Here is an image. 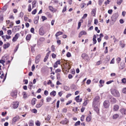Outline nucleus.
Here are the masks:
<instances>
[{
  "label": "nucleus",
  "mask_w": 126,
  "mask_h": 126,
  "mask_svg": "<svg viewBox=\"0 0 126 126\" xmlns=\"http://www.w3.org/2000/svg\"><path fill=\"white\" fill-rule=\"evenodd\" d=\"M100 97L99 96H96L94 99L93 102V105H100L99 103Z\"/></svg>",
  "instance_id": "obj_1"
},
{
  "label": "nucleus",
  "mask_w": 126,
  "mask_h": 126,
  "mask_svg": "<svg viewBox=\"0 0 126 126\" xmlns=\"http://www.w3.org/2000/svg\"><path fill=\"white\" fill-rule=\"evenodd\" d=\"M111 92L112 94L115 97H118L120 96V94L118 91L115 89H113L111 90Z\"/></svg>",
  "instance_id": "obj_2"
},
{
  "label": "nucleus",
  "mask_w": 126,
  "mask_h": 126,
  "mask_svg": "<svg viewBox=\"0 0 126 126\" xmlns=\"http://www.w3.org/2000/svg\"><path fill=\"white\" fill-rule=\"evenodd\" d=\"M119 15L118 13H115L111 17L112 20L114 22H115L117 18Z\"/></svg>",
  "instance_id": "obj_3"
},
{
  "label": "nucleus",
  "mask_w": 126,
  "mask_h": 126,
  "mask_svg": "<svg viewBox=\"0 0 126 126\" xmlns=\"http://www.w3.org/2000/svg\"><path fill=\"white\" fill-rule=\"evenodd\" d=\"M100 105H93V106L94 107V111L97 113H99Z\"/></svg>",
  "instance_id": "obj_4"
},
{
  "label": "nucleus",
  "mask_w": 126,
  "mask_h": 126,
  "mask_svg": "<svg viewBox=\"0 0 126 126\" xmlns=\"http://www.w3.org/2000/svg\"><path fill=\"white\" fill-rule=\"evenodd\" d=\"M110 103L109 101L108 100H105L103 102V105L105 108H108L110 106Z\"/></svg>",
  "instance_id": "obj_5"
},
{
  "label": "nucleus",
  "mask_w": 126,
  "mask_h": 126,
  "mask_svg": "<svg viewBox=\"0 0 126 126\" xmlns=\"http://www.w3.org/2000/svg\"><path fill=\"white\" fill-rule=\"evenodd\" d=\"M108 99L110 100V102L112 103H115L116 102V100L114 98H113L111 95H109L108 96Z\"/></svg>",
  "instance_id": "obj_6"
},
{
  "label": "nucleus",
  "mask_w": 126,
  "mask_h": 126,
  "mask_svg": "<svg viewBox=\"0 0 126 126\" xmlns=\"http://www.w3.org/2000/svg\"><path fill=\"white\" fill-rule=\"evenodd\" d=\"M17 92L15 90L13 91L11 93V95L14 98H16L17 96Z\"/></svg>",
  "instance_id": "obj_7"
},
{
  "label": "nucleus",
  "mask_w": 126,
  "mask_h": 126,
  "mask_svg": "<svg viewBox=\"0 0 126 126\" xmlns=\"http://www.w3.org/2000/svg\"><path fill=\"white\" fill-rule=\"evenodd\" d=\"M41 58V55L39 54L37 55L35 58V63L36 64L38 63L40 61Z\"/></svg>",
  "instance_id": "obj_8"
},
{
  "label": "nucleus",
  "mask_w": 126,
  "mask_h": 126,
  "mask_svg": "<svg viewBox=\"0 0 126 126\" xmlns=\"http://www.w3.org/2000/svg\"><path fill=\"white\" fill-rule=\"evenodd\" d=\"M81 57L85 60H88V55L86 53H83L82 54Z\"/></svg>",
  "instance_id": "obj_9"
},
{
  "label": "nucleus",
  "mask_w": 126,
  "mask_h": 126,
  "mask_svg": "<svg viewBox=\"0 0 126 126\" xmlns=\"http://www.w3.org/2000/svg\"><path fill=\"white\" fill-rule=\"evenodd\" d=\"M19 102H13V108L14 109L17 108L19 106Z\"/></svg>",
  "instance_id": "obj_10"
},
{
  "label": "nucleus",
  "mask_w": 126,
  "mask_h": 126,
  "mask_svg": "<svg viewBox=\"0 0 126 126\" xmlns=\"http://www.w3.org/2000/svg\"><path fill=\"white\" fill-rule=\"evenodd\" d=\"M39 34L41 35H43L44 34V32L43 30V28L42 27H41L39 31Z\"/></svg>",
  "instance_id": "obj_11"
},
{
  "label": "nucleus",
  "mask_w": 126,
  "mask_h": 126,
  "mask_svg": "<svg viewBox=\"0 0 126 126\" xmlns=\"http://www.w3.org/2000/svg\"><path fill=\"white\" fill-rule=\"evenodd\" d=\"M87 34V33L86 32L84 31H81L80 33H79V37L80 38L81 37V36L83 35H86Z\"/></svg>",
  "instance_id": "obj_12"
},
{
  "label": "nucleus",
  "mask_w": 126,
  "mask_h": 126,
  "mask_svg": "<svg viewBox=\"0 0 126 126\" xmlns=\"http://www.w3.org/2000/svg\"><path fill=\"white\" fill-rule=\"evenodd\" d=\"M48 8L53 13L55 12L56 11V10L54 8L51 6H49Z\"/></svg>",
  "instance_id": "obj_13"
},
{
  "label": "nucleus",
  "mask_w": 126,
  "mask_h": 126,
  "mask_svg": "<svg viewBox=\"0 0 126 126\" xmlns=\"http://www.w3.org/2000/svg\"><path fill=\"white\" fill-rule=\"evenodd\" d=\"M39 16H37L35 17L34 20V23L35 24H37L38 21L39 19Z\"/></svg>",
  "instance_id": "obj_14"
},
{
  "label": "nucleus",
  "mask_w": 126,
  "mask_h": 126,
  "mask_svg": "<svg viewBox=\"0 0 126 126\" xmlns=\"http://www.w3.org/2000/svg\"><path fill=\"white\" fill-rule=\"evenodd\" d=\"M10 44L8 43H7V44H5L3 45V48L4 49H5L7 48L8 47L10 46Z\"/></svg>",
  "instance_id": "obj_15"
},
{
  "label": "nucleus",
  "mask_w": 126,
  "mask_h": 126,
  "mask_svg": "<svg viewBox=\"0 0 126 126\" xmlns=\"http://www.w3.org/2000/svg\"><path fill=\"white\" fill-rule=\"evenodd\" d=\"M119 109V107L118 105H115L113 107V110L114 111H117Z\"/></svg>",
  "instance_id": "obj_16"
},
{
  "label": "nucleus",
  "mask_w": 126,
  "mask_h": 126,
  "mask_svg": "<svg viewBox=\"0 0 126 126\" xmlns=\"http://www.w3.org/2000/svg\"><path fill=\"white\" fill-rule=\"evenodd\" d=\"M68 122V121L66 119H65V120H63L61 121L60 122L61 124H66Z\"/></svg>",
  "instance_id": "obj_17"
},
{
  "label": "nucleus",
  "mask_w": 126,
  "mask_h": 126,
  "mask_svg": "<svg viewBox=\"0 0 126 126\" xmlns=\"http://www.w3.org/2000/svg\"><path fill=\"white\" fill-rule=\"evenodd\" d=\"M19 119V117L18 116H16L14 117L12 120V123L15 122L16 121Z\"/></svg>",
  "instance_id": "obj_18"
},
{
  "label": "nucleus",
  "mask_w": 126,
  "mask_h": 126,
  "mask_svg": "<svg viewBox=\"0 0 126 126\" xmlns=\"http://www.w3.org/2000/svg\"><path fill=\"white\" fill-rule=\"evenodd\" d=\"M120 111L123 114H126V109H121Z\"/></svg>",
  "instance_id": "obj_19"
},
{
  "label": "nucleus",
  "mask_w": 126,
  "mask_h": 126,
  "mask_svg": "<svg viewBox=\"0 0 126 126\" xmlns=\"http://www.w3.org/2000/svg\"><path fill=\"white\" fill-rule=\"evenodd\" d=\"M125 64L124 63H121L120 64L119 68L120 69H123L125 67Z\"/></svg>",
  "instance_id": "obj_20"
},
{
  "label": "nucleus",
  "mask_w": 126,
  "mask_h": 126,
  "mask_svg": "<svg viewBox=\"0 0 126 126\" xmlns=\"http://www.w3.org/2000/svg\"><path fill=\"white\" fill-rule=\"evenodd\" d=\"M36 99L35 98H33L32 100V104L33 105H34L35 104V102L36 101Z\"/></svg>",
  "instance_id": "obj_21"
},
{
  "label": "nucleus",
  "mask_w": 126,
  "mask_h": 126,
  "mask_svg": "<svg viewBox=\"0 0 126 126\" xmlns=\"http://www.w3.org/2000/svg\"><path fill=\"white\" fill-rule=\"evenodd\" d=\"M91 119V116L89 115L86 118V121L87 122H89Z\"/></svg>",
  "instance_id": "obj_22"
},
{
  "label": "nucleus",
  "mask_w": 126,
  "mask_h": 126,
  "mask_svg": "<svg viewBox=\"0 0 126 126\" xmlns=\"http://www.w3.org/2000/svg\"><path fill=\"white\" fill-rule=\"evenodd\" d=\"M31 37V35L29 34L26 37V39L27 40H29L30 38Z\"/></svg>",
  "instance_id": "obj_23"
},
{
  "label": "nucleus",
  "mask_w": 126,
  "mask_h": 126,
  "mask_svg": "<svg viewBox=\"0 0 126 126\" xmlns=\"http://www.w3.org/2000/svg\"><path fill=\"white\" fill-rule=\"evenodd\" d=\"M119 116V115L117 114H114L112 118L114 119H116Z\"/></svg>",
  "instance_id": "obj_24"
},
{
  "label": "nucleus",
  "mask_w": 126,
  "mask_h": 126,
  "mask_svg": "<svg viewBox=\"0 0 126 126\" xmlns=\"http://www.w3.org/2000/svg\"><path fill=\"white\" fill-rule=\"evenodd\" d=\"M29 126H33V121L32 120L30 121H29Z\"/></svg>",
  "instance_id": "obj_25"
},
{
  "label": "nucleus",
  "mask_w": 126,
  "mask_h": 126,
  "mask_svg": "<svg viewBox=\"0 0 126 126\" xmlns=\"http://www.w3.org/2000/svg\"><path fill=\"white\" fill-rule=\"evenodd\" d=\"M63 33L61 32H58L55 34V36H58L62 34Z\"/></svg>",
  "instance_id": "obj_26"
},
{
  "label": "nucleus",
  "mask_w": 126,
  "mask_h": 126,
  "mask_svg": "<svg viewBox=\"0 0 126 126\" xmlns=\"http://www.w3.org/2000/svg\"><path fill=\"white\" fill-rule=\"evenodd\" d=\"M56 92L55 91H53L50 93V95H53L54 96H55L56 95Z\"/></svg>",
  "instance_id": "obj_27"
},
{
  "label": "nucleus",
  "mask_w": 126,
  "mask_h": 126,
  "mask_svg": "<svg viewBox=\"0 0 126 126\" xmlns=\"http://www.w3.org/2000/svg\"><path fill=\"white\" fill-rule=\"evenodd\" d=\"M96 10L95 9H93L91 12V13L92 14H94L93 16H94L96 14Z\"/></svg>",
  "instance_id": "obj_28"
},
{
  "label": "nucleus",
  "mask_w": 126,
  "mask_h": 126,
  "mask_svg": "<svg viewBox=\"0 0 126 126\" xmlns=\"http://www.w3.org/2000/svg\"><path fill=\"white\" fill-rule=\"evenodd\" d=\"M58 2V0H52L51 2L53 3V4H54L55 3H57Z\"/></svg>",
  "instance_id": "obj_29"
},
{
  "label": "nucleus",
  "mask_w": 126,
  "mask_h": 126,
  "mask_svg": "<svg viewBox=\"0 0 126 126\" xmlns=\"http://www.w3.org/2000/svg\"><path fill=\"white\" fill-rule=\"evenodd\" d=\"M119 43H120V45L121 46V47L122 48L124 47L125 45V44H122V41H119Z\"/></svg>",
  "instance_id": "obj_30"
},
{
  "label": "nucleus",
  "mask_w": 126,
  "mask_h": 126,
  "mask_svg": "<svg viewBox=\"0 0 126 126\" xmlns=\"http://www.w3.org/2000/svg\"><path fill=\"white\" fill-rule=\"evenodd\" d=\"M51 118V116L49 115H48L46 118H45V120H47V121H49L50 120Z\"/></svg>",
  "instance_id": "obj_31"
},
{
  "label": "nucleus",
  "mask_w": 126,
  "mask_h": 126,
  "mask_svg": "<svg viewBox=\"0 0 126 126\" xmlns=\"http://www.w3.org/2000/svg\"><path fill=\"white\" fill-rule=\"evenodd\" d=\"M3 18L2 15H1L0 16V22H2L3 20Z\"/></svg>",
  "instance_id": "obj_32"
},
{
  "label": "nucleus",
  "mask_w": 126,
  "mask_h": 126,
  "mask_svg": "<svg viewBox=\"0 0 126 126\" xmlns=\"http://www.w3.org/2000/svg\"><path fill=\"white\" fill-rule=\"evenodd\" d=\"M32 82H30L29 83V86L28 88L29 89H30L31 90V87L32 86Z\"/></svg>",
  "instance_id": "obj_33"
},
{
  "label": "nucleus",
  "mask_w": 126,
  "mask_h": 126,
  "mask_svg": "<svg viewBox=\"0 0 126 126\" xmlns=\"http://www.w3.org/2000/svg\"><path fill=\"white\" fill-rule=\"evenodd\" d=\"M121 58L119 57H118L116 59V61L117 63H119L121 61Z\"/></svg>",
  "instance_id": "obj_34"
},
{
  "label": "nucleus",
  "mask_w": 126,
  "mask_h": 126,
  "mask_svg": "<svg viewBox=\"0 0 126 126\" xmlns=\"http://www.w3.org/2000/svg\"><path fill=\"white\" fill-rule=\"evenodd\" d=\"M35 124L37 126H40V123L39 121H37L35 122Z\"/></svg>",
  "instance_id": "obj_35"
},
{
  "label": "nucleus",
  "mask_w": 126,
  "mask_h": 126,
  "mask_svg": "<svg viewBox=\"0 0 126 126\" xmlns=\"http://www.w3.org/2000/svg\"><path fill=\"white\" fill-rule=\"evenodd\" d=\"M43 104H41L39 103L38 104H37L36 105V107L37 108H39Z\"/></svg>",
  "instance_id": "obj_36"
},
{
  "label": "nucleus",
  "mask_w": 126,
  "mask_h": 126,
  "mask_svg": "<svg viewBox=\"0 0 126 126\" xmlns=\"http://www.w3.org/2000/svg\"><path fill=\"white\" fill-rule=\"evenodd\" d=\"M19 46V44H18L17 46H16V47L15 48V49H14V53L16 52V51L18 49V48Z\"/></svg>",
  "instance_id": "obj_37"
},
{
  "label": "nucleus",
  "mask_w": 126,
  "mask_h": 126,
  "mask_svg": "<svg viewBox=\"0 0 126 126\" xmlns=\"http://www.w3.org/2000/svg\"><path fill=\"white\" fill-rule=\"evenodd\" d=\"M122 82L124 84H126V79L125 78H123L122 79Z\"/></svg>",
  "instance_id": "obj_38"
},
{
  "label": "nucleus",
  "mask_w": 126,
  "mask_h": 126,
  "mask_svg": "<svg viewBox=\"0 0 126 126\" xmlns=\"http://www.w3.org/2000/svg\"><path fill=\"white\" fill-rule=\"evenodd\" d=\"M110 59V56L109 55H107L105 59V60L107 62L109 61Z\"/></svg>",
  "instance_id": "obj_39"
},
{
  "label": "nucleus",
  "mask_w": 126,
  "mask_h": 126,
  "mask_svg": "<svg viewBox=\"0 0 126 126\" xmlns=\"http://www.w3.org/2000/svg\"><path fill=\"white\" fill-rule=\"evenodd\" d=\"M64 89L66 91H68L69 90V87L66 86H64Z\"/></svg>",
  "instance_id": "obj_40"
},
{
  "label": "nucleus",
  "mask_w": 126,
  "mask_h": 126,
  "mask_svg": "<svg viewBox=\"0 0 126 126\" xmlns=\"http://www.w3.org/2000/svg\"><path fill=\"white\" fill-rule=\"evenodd\" d=\"M51 99V98L50 97H48L46 98L47 102H49Z\"/></svg>",
  "instance_id": "obj_41"
},
{
  "label": "nucleus",
  "mask_w": 126,
  "mask_h": 126,
  "mask_svg": "<svg viewBox=\"0 0 126 126\" xmlns=\"http://www.w3.org/2000/svg\"><path fill=\"white\" fill-rule=\"evenodd\" d=\"M80 124V122L79 121H78L75 123L74 125L76 126H79Z\"/></svg>",
  "instance_id": "obj_42"
},
{
  "label": "nucleus",
  "mask_w": 126,
  "mask_h": 126,
  "mask_svg": "<svg viewBox=\"0 0 126 126\" xmlns=\"http://www.w3.org/2000/svg\"><path fill=\"white\" fill-rule=\"evenodd\" d=\"M31 10L32 9L31 8V4H30L28 6V10L29 12H30L31 11Z\"/></svg>",
  "instance_id": "obj_43"
},
{
  "label": "nucleus",
  "mask_w": 126,
  "mask_h": 126,
  "mask_svg": "<svg viewBox=\"0 0 126 126\" xmlns=\"http://www.w3.org/2000/svg\"><path fill=\"white\" fill-rule=\"evenodd\" d=\"M122 0H117V3L118 4L120 5L122 2Z\"/></svg>",
  "instance_id": "obj_44"
},
{
  "label": "nucleus",
  "mask_w": 126,
  "mask_h": 126,
  "mask_svg": "<svg viewBox=\"0 0 126 126\" xmlns=\"http://www.w3.org/2000/svg\"><path fill=\"white\" fill-rule=\"evenodd\" d=\"M79 95H78L76 96L75 98V100L77 102H78L79 100Z\"/></svg>",
  "instance_id": "obj_45"
},
{
  "label": "nucleus",
  "mask_w": 126,
  "mask_h": 126,
  "mask_svg": "<svg viewBox=\"0 0 126 126\" xmlns=\"http://www.w3.org/2000/svg\"><path fill=\"white\" fill-rule=\"evenodd\" d=\"M36 3V0H34L32 2V8L34 7V5H35Z\"/></svg>",
  "instance_id": "obj_46"
},
{
  "label": "nucleus",
  "mask_w": 126,
  "mask_h": 126,
  "mask_svg": "<svg viewBox=\"0 0 126 126\" xmlns=\"http://www.w3.org/2000/svg\"><path fill=\"white\" fill-rule=\"evenodd\" d=\"M7 33L9 35L11 34L12 33L11 31L10 30H8L7 31Z\"/></svg>",
  "instance_id": "obj_47"
},
{
  "label": "nucleus",
  "mask_w": 126,
  "mask_h": 126,
  "mask_svg": "<svg viewBox=\"0 0 126 126\" xmlns=\"http://www.w3.org/2000/svg\"><path fill=\"white\" fill-rule=\"evenodd\" d=\"M42 21H43L47 19V18L45 16H42Z\"/></svg>",
  "instance_id": "obj_48"
},
{
  "label": "nucleus",
  "mask_w": 126,
  "mask_h": 126,
  "mask_svg": "<svg viewBox=\"0 0 126 126\" xmlns=\"http://www.w3.org/2000/svg\"><path fill=\"white\" fill-rule=\"evenodd\" d=\"M37 12V10L35 9L32 12V15L35 14Z\"/></svg>",
  "instance_id": "obj_49"
},
{
  "label": "nucleus",
  "mask_w": 126,
  "mask_h": 126,
  "mask_svg": "<svg viewBox=\"0 0 126 126\" xmlns=\"http://www.w3.org/2000/svg\"><path fill=\"white\" fill-rule=\"evenodd\" d=\"M84 117L85 115H82L80 117V120L81 121H84Z\"/></svg>",
  "instance_id": "obj_50"
},
{
  "label": "nucleus",
  "mask_w": 126,
  "mask_h": 126,
  "mask_svg": "<svg viewBox=\"0 0 126 126\" xmlns=\"http://www.w3.org/2000/svg\"><path fill=\"white\" fill-rule=\"evenodd\" d=\"M66 7L67 6L66 5H65V6L64 8H63V10H62V12L63 13L64 12H65L66 10Z\"/></svg>",
  "instance_id": "obj_51"
},
{
  "label": "nucleus",
  "mask_w": 126,
  "mask_h": 126,
  "mask_svg": "<svg viewBox=\"0 0 126 126\" xmlns=\"http://www.w3.org/2000/svg\"><path fill=\"white\" fill-rule=\"evenodd\" d=\"M66 55V56L68 57H70L71 56V54L69 52H68Z\"/></svg>",
  "instance_id": "obj_52"
},
{
  "label": "nucleus",
  "mask_w": 126,
  "mask_h": 126,
  "mask_svg": "<svg viewBox=\"0 0 126 126\" xmlns=\"http://www.w3.org/2000/svg\"><path fill=\"white\" fill-rule=\"evenodd\" d=\"M32 111L33 113H36L37 112V111L36 109H33L32 110Z\"/></svg>",
  "instance_id": "obj_53"
},
{
  "label": "nucleus",
  "mask_w": 126,
  "mask_h": 126,
  "mask_svg": "<svg viewBox=\"0 0 126 126\" xmlns=\"http://www.w3.org/2000/svg\"><path fill=\"white\" fill-rule=\"evenodd\" d=\"M4 60H0V63H1L2 64H3V63L5 62V59H4Z\"/></svg>",
  "instance_id": "obj_54"
},
{
  "label": "nucleus",
  "mask_w": 126,
  "mask_h": 126,
  "mask_svg": "<svg viewBox=\"0 0 126 126\" xmlns=\"http://www.w3.org/2000/svg\"><path fill=\"white\" fill-rule=\"evenodd\" d=\"M23 96L24 98H26L27 97L26 96V93L25 92H23Z\"/></svg>",
  "instance_id": "obj_55"
},
{
  "label": "nucleus",
  "mask_w": 126,
  "mask_h": 126,
  "mask_svg": "<svg viewBox=\"0 0 126 126\" xmlns=\"http://www.w3.org/2000/svg\"><path fill=\"white\" fill-rule=\"evenodd\" d=\"M87 14H84V15L82 17V19H85V18H86L87 17Z\"/></svg>",
  "instance_id": "obj_56"
},
{
  "label": "nucleus",
  "mask_w": 126,
  "mask_h": 126,
  "mask_svg": "<svg viewBox=\"0 0 126 126\" xmlns=\"http://www.w3.org/2000/svg\"><path fill=\"white\" fill-rule=\"evenodd\" d=\"M51 50L52 51H54L55 49L54 46L53 45H52L51 47Z\"/></svg>",
  "instance_id": "obj_57"
},
{
  "label": "nucleus",
  "mask_w": 126,
  "mask_h": 126,
  "mask_svg": "<svg viewBox=\"0 0 126 126\" xmlns=\"http://www.w3.org/2000/svg\"><path fill=\"white\" fill-rule=\"evenodd\" d=\"M88 101V100H86L85 101L84 103H83V105L84 106H86L87 104V101Z\"/></svg>",
  "instance_id": "obj_58"
},
{
  "label": "nucleus",
  "mask_w": 126,
  "mask_h": 126,
  "mask_svg": "<svg viewBox=\"0 0 126 126\" xmlns=\"http://www.w3.org/2000/svg\"><path fill=\"white\" fill-rule=\"evenodd\" d=\"M81 22H79L78 23V26L77 28L78 29H79L80 28L81 26Z\"/></svg>",
  "instance_id": "obj_59"
},
{
  "label": "nucleus",
  "mask_w": 126,
  "mask_h": 126,
  "mask_svg": "<svg viewBox=\"0 0 126 126\" xmlns=\"http://www.w3.org/2000/svg\"><path fill=\"white\" fill-rule=\"evenodd\" d=\"M112 12V9L109 10L108 11V13L109 14H111Z\"/></svg>",
  "instance_id": "obj_60"
},
{
  "label": "nucleus",
  "mask_w": 126,
  "mask_h": 126,
  "mask_svg": "<svg viewBox=\"0 0 126 126\" xmlns=\"http://www.w3.org/2000/svg\"><path fill=\"white\" fill-rule=\"evenodd\" d=\"M57 79L58 80L60 78V75L59 73H57Z\"/></svg>",
  "instance_id": "obj_61"
},
{
  "label": "nucleus",
  "mask_w": 126,
  "mask_h": 126,
  "mask_svg": "<svg viewBox=\"0 0 126 126\" xmlns=\"http://www.w3.org/2000/svg\"><path fill=\"white\" fill-rule=\"evenodd\" d=\"M122 91L123 93H126V88H123Z\"/></svg>",
  "instance_id": "obj_62"
},
{
  "label": "nucleus",
  "mask_w": 126,
  "mask_h": 126,
  "mask_svg": "<svg viewBox=\"0 0 126 126\" xmlns=\"http://www.w3.org/2000/svg\"><path fill=\"white\" fill-rule=\"evenodd\" d=\"M19 33H17L15 35L14 37H15L16 38V39L17 38V39H18V36H19Z\"/></svg>",
  "instance_id": "obj_63"
},
{
  "label": "nucleus",
  "mask_w": 126,
  "mask_h": 126,
  "mask_svg": "<svg viewBox=\"0 0 126 126\" xmlns=\"http://www.w3.org/2000/svg\"><path fill=\"white\" fill-rule=\"evenodd\" d=\"M45 39L44 37H42L39 39V40L41 41H44Z\"/></svg>",
  "instance_id": "obj_64"
}]
</instances>
